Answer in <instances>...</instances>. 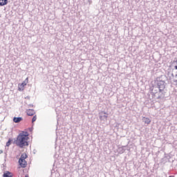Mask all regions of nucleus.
I'll use <instances>...</instances> for the list:
<instances>
[{
    "mask_svg": "<svg viewBox=\"0 0 177 177\" xmlns=\"http://www.w3.org/2000/svg\"><path fill=\"white\" fill-rule=\"evenodd\" d=\"M29 136L30 134L28 132L21 131L17 137L15 145L21 149H24V147H26V146H28V140L30 139V137H28Z\"/></svg>",
    "mask_w": 177,
    "mask_h": 177,
    "instance_id": "f257e3e1",
    "label": "nucleus"
},
{
    "mask_svg": "<svg viewBox=\"0 0 177 177\" xmlns=\"http://www.w3.org/2000/svg\"><path fill=\"white\" fill-rule=\"evenodd\" d=\"M159 91V93H162L165 89V81L160 80V77H157V86L153 88V91Z\"/></svg>",
    "mask_w": 177,
    "mask_h": 177,
    "instance_id": "f03ea898",
    "label": "nucleus"
},
{
    "mask_svg": "<svg viewBox=\"0 0 177 177\" xmlns=\"http://www.w3.org/2000/svg\"><path fill=\"white\" fill-rule=\"evenodd\" d=\"M28 84V77H26V80L18 85V91H24V86Z\"/></svg>",
    "mask_w": 177,
    "mask_h": 177,
    "instance_id": "7ed1b4c3",
    "label": "nucleus"
},
{
    "mask_svg": "<svg viewBox=\"0 0 177 177\" xmlns=\"http://www.w3.org/2000/svg\"><path fill=\"white\" fill-rule=\"evenodd\" d=\"M109 118V113L104 112V111H101L100 113V121H104V120H107Z\"/></svg>",
    "mask_w": 177,
    "mask_h": 177,
    "instance_id": "20e7f679",
    "label": "nucleus"
},
{
    "mask_svg": "<svg viewBox=\"0 0 177 177\" xmlns=\"http://www.w3.org/2000/svg\"><path fill=\"white\" fill-rule=\"evenodd\" d=\"M19 164L21 167V168H26V167H27V161H26V160L19 159Z\"/></svg>",
    "mask_w": 177,
    "mask_h": 177,
    "instance_id": "39448f33",
    "label": "nucleus"
},
{
    "mask_svg": "<svg viewBox=\"0 0 177 177\" xmlns=\"http://www.w3.org/2000/svg\"><path fill=\"white\" fill-rule=\"evenodd\" d=\"M26 113L28 115L32 116L34 114H35V111L33 109H28L26 111Z\"/></svg>",
    "mask_w": 177,
    "mask_h": 177,
    "instance_id": "423d86ee",
    "label": "nucleus"
},
{
    "mask_svg": "<svg viewBox=\"0 0 177 177\" xmlns=\"http://www.w3.org/2000/svg\"><path fill=\"white\" fill-rule=\"evenodd\" d=\"M13 121L14 122H15L16 124L21 122V121H23V118L21 117H19V118H13Z\"/></svg>",
    "mask_w": 177,
    "mask_h": 177,
    "instance_id": "0eeeda50",
    "label": "nucleus"
},
{
    "mask_svg": "<svg viewBox=\"0 0 177 177\" xmlns=\"http://www.w3.org/2000/svg\"><path fill=\"white\" fill-rule=\"evenodd\" d=\"M8 5V0H0V6H5Z\"/></svg>",
    "mask_w": 177,
    "mask_h": 177,
    "instance_id": "6e6552de",
    "label": "nucleus"
},
{
    "mask_svg": "<svg viewBox=\"0 0 177 177\" xmlns=\"http://www.w3.org/2000/svg\"><path fill=\"white\" fill-rule=\"evenodd\" d=\"M143 120H144L145 124H147L148 125H149V124H150V122H151V120L149 118H145L144 117Z\"/></svg>",
    "mask_w": 177,
    "mask_h": 177,
    "instance_id": "1a4fd4ad",
    "label": "nucleus"
},
{
    "mask_svg": "<svg viewBox=\"0 0 177 177\" xmlns=\"http://www.w3.org/2000/svg\"><path fill=\"white\" fill-rule=\"evenodd\" d=\"M3 177H12V173L10 171H6L3 174Z\"/></svg>",
    "mask_w": 177,
    "mask_h": 177,
    "instance_id": "9d476101",
    "label": "nucleus"
},
{
    "mask_svg": "<svg viewBox=\"0 0 177 177\" xmlns=\"http://www.w3.org/2000/svg\"><path fill=\"white\" fill-rule=\"evenodd\" d=\"M26 158H27V154L23 153V154L21 156V158H19V160H26Z\"/></svg>",
    "mask_w": 177,
    "mask_h": 177,
    "instance_id": "9b49d317",
    "label": "nucleus"
},
{
    "mask_svg": "<svg viewBox=\"0 0 177 177\" xmlns=\"http://www.w3.org/2000/svg\"><path fill=\"white\" fill-rule=\"evenodd\" d=\"M10 145H12V140L9 139L8 141L6 142L7 147H9Z\"/></svg>",
    "mask_w": 177,
    "mask_h": 177,
    "instance_id": "f8f14e48",
    "label": "nucleus"
},
{
    "mask_svg": "<svg viewBox=\"0 0 177 177\" xmlns=\"http://www.w3.org/2000/svg\"><path fill=\"white\" fill-rule=\"evenodd\" d=\"M35 121H37V115L33 116L32 119V122H35Z\"/></svg>",
    "mask_w": 177,
    "mask_h": 177,
    "instance_id": "ddd939ff",
    "label": "nucleus"
},
{
    "mask_svg": "<svg viewBox=\"0 0 177 177\" xmlns=\"http://www.w3.org/2000/svg\"><path fill=\"white\" fill-rule=\"evenodd\" d=\"M2 153H3V151L0 150V154H2Z\"/></svg>",
    "mask_w": 177,
    "mask_h": 177,
    "instance_id": "4468645a",
    "label": "nucleus"
},
{
    "mask_svg": "<svg viewBox=\"0 0 177 177\" xmlns=\"http://www.w3.org/2000/svg\"><path fill=\"white\" fill-rule=\"evenodd\" d=\"M175 70H177V65L174 66Z\"/></svg>",
    "mask_w": 177,
    "mask_h": 177,
    "instance_id": "2eb2a0df",
    "label": "nucleus"
},
{
    "mask_svg": "<svg viewBox=\"0 0 177 177\" xmlns=\"http://www.w3.org/2000/svg\"><path fill=\"white\" fill-rule=\"evenodd\" d=\"M25 177H30V176H28V174H26V175L25 176Z\"/></svg>",
    "mask_w": 177,
    "mask_h": 177,
    "instance_id": "dca6fc26",
    "label": "nucleus"
},
{
    "mask_svg": "<svg viewBox=\"0 0 177 177\" xmlns=\"http://www.w3.org/2000/svg\"><path fill=\"white\" fill-rule=\"evenodd\" d=\"M153 93H157V92L156 91H153Z\"/></svg>",
    "mask_w": 177,
    "mask_h": 177,
    "instance_id": "f3484780",
    "label": "nucleus"
},
{
    "mask_svg": "<svg viewBox=\"0 0 177 177\" xmlns=\"http://www.w3.org/2000/svg\"><path fill=\"white\" fill-rule=\"evenodd\" d=\"M176 62H177V60Z\"/></svg>",
    "mask_w": 177,
    "mask_h": 177,
    "instance_id": "a211bd4d",
    "label": "nucleus"
}]
</instances>
